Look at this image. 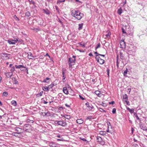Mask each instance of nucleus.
<instances>
[{"label":"nucleus","instance_id":"4468645a","mask_svg":"<svg viewBox=\"0 0 147 147\" xmlns=\"http://www.w3.org/2000/svg\"><path fill=\"white\" fill-rule=\"evenodd\" d=\"M27 54L28 55V58L30 59H33L32 57H33L32 53L31 52H28L27 53Z\"/></svg>","mask_w":147,"mask_h":147},{"label":"nucleus","instance_id":"0eeeda50","mask_svg":"<svg viewBox=\"0 0 147 147\" xmlns=\"http://www.w3.org/2000/svg\"><path fill=\"white\" fill-rule=\"evenodd\" d=\"M113 131V129L111 125L107 126V132L112 133Z\"/></svg>","mask_w":147,"mask_h":147},{"label":"nucleus","instance_id":"39448f33","mask_svg":"<svg viewBox=\"0 0 147 147\" xmlns=\"http://www.w3.org/2000/svg\"><path fill=\"white\" fill-rule=\"evenodd\" d=\"M96 59L97 62L100 64H102L105 63V60L101 59L99 57H95Z\"/></svg>","mask_w":147,"mask_h":147},{"label":"nucleus","instance_id":"c9c22d12","mask_svg":"<svg viewBox=\"0 0 147 147\" xmlns=\"http://www.w3.org/2000/svg\"><path fill=\"white\" fill-rule=\"evenodd\" d=\"M8 95V93L7 92H5L3 93V95L5 96H7Z\"/></svg>","mask_w":147,"mask_h":147},{"label":"nucleus","instance_id":"6ab92c4d","mask_svg":"<svg viewBox=\"0 0 147 147\" xmlns=\"http://www.w3.org/2000/svg\"><path fill=\"white\" fill-rule=\"evenodd\" d=\"M94 54H96L95 57H97L98 56V57L99 56H103L104 57L105 56V55H104L98 54V53H97V52H94Z\"/></svg>","mask_w":147,"mask_h":147},{"label":"nucleus","instance_id":"e433bc0d","mask_svg":"<svg viewBox=\"0 0 147 147\" xmlns=\"http://www.w3.org/2000/svg\"><path fill=\"white\" fill-rule=\"evenodd\" d=\"M65 118L67 119H69L70 118V116L69 115H67L65 116Z\"/></svg>","mask_w":147,"mask_h":147},{"label":"nucleus","instance_id":"0e129e2a","mask_svg":"<svg viewBox=\"0 0 147 147\" xmlns=\"http://www.w3.org/2000/svg\"><path fill=\"white\" fill-rule=\"evenodd\" d=\"M44 103L45 104H46L48 103V102H46V101L44 100Z\"/></svg>","mask_w":147,"mask_h":147},{"label":"nucleus","instance_id":"393cba45","mask_svg":"<svg viewBox=\"0 0 147 147\" xmlns=\"http://www.w3.org/2000/svg\"><path fill=\"white\" fill-rule=\"evenodd\" d=\"M50 78H47L45 79L43 82L45 83H48L49 81Z\"/></svg>","mask_w":147,"mask_h":147},{"label":"nucleus","instance_id":"ddd939ff","mask_svg":"<svg viewBox=\"0 0 147 147\" xmlns=\"http://www.w3.org/2000/svg\"><path fill=\"white\" fill-rule=\"evenodd\" d=\"M63 92L66 94H67L69 93L66 87H63Z\"/></svg>","mask_w":147,"mask_h":147},{"label":"nucleus","instance_id":"1a4fd4ad","mask_svg":"<svg viewBox=\"0 0 147 147\" xmlns=\"http://www.w3.org/2000/svg\"><path fill=\"white\" fill-rule=\"evenodd\" d=\"M86 105L88 108V110L89 111L91 110L92 109L94 108L93 107L92 105L91 104L90 105L88 102H87L86 103Z\"/></svg>","mask_w":147,"mask_h":147},{"label":"nucleus","instance_id":"20e7f679","mask_svg":"<svg viewBox=\"0 0 147 147\" xmlns=\"http://www.w3.org/2000/svg\"><path fill=\"white\" fill-rule=\"evenodd\" d=\"M14 40H9L8 42L9 44L15 45L18 41V39L17 38H14Z\"/></svg>","mask_w":147,"mask_h":147},{"label":"nucleus","instance_id":"7ed1b4c3","mask_svg":"<svg viewBox=\"0 0 147 147\" xmlns=\"http://www.w3.org/2000/svg\"><path fill=\"white\" fill-rule=\"evenodd\" d=\"M10 55V54L6 53H1L0 54L1 58L3 59L7 60L10 58L9 57H8V56Z\"/></svg>","mask_w":147,"mask_h":147},{"label":"nucleus","instance_id":"69168bd1","mask_svg":"<svg viewBox=\"0 0 147 147\" xmlns=\"http://www.w3.org/2000/svg\"><path fill=\"white\" fill-rule=\"evenodd\" d=\"M57 137L58 138H61V137H60V135H57Z\"/></svg>","mask_w":147,"mask_h":147},{"label":"nucleus","instance_id":"bb28decb","mask_svg":"<svg viewBox=\"0 0 147 147\" xmlns=\"http://www.w3.org/2000/svg\"><path fill=\"white\" fill-rule=\"evenodd\" d=\"M15 70V68L14 66L11 67V69L10 70V71L11 73H12Z\"/></svg>","mask_w":147,"mask_h":147},{"label":"nucleus","instance_id":"09e8293b","mask_svg":"<svg viewBox=\"0 0 147 147\" xmlns=\"http://www.w3.org/2000/svg\"><path fill=\"white\" fill-rule=\"evenodd\" d=\"M42 114L44 116H46V112H42Z\"/></svg>","mask_w":147,"mask_h":147},{"label":"nucleus","instance_id":"c85d7f7f","mask_svg":"<svg viewBox=\"0 0 147 147\" xmlns=\"http://www.w3.org/2000/svg\"><path fill=\"white\" fill-rule=\"evenodd\" d=\"M77 123L80 124H82L84 122L83 120H76Z\"/></svg>","mask_w":147,"mask_h":147},{"label":"nucleus","instance_id":"2eb2a0df","mask_svg":"<svg viewBox=\"0 0 147 147\" xmlns=\"http://www.w3.org/2000/svg\"><path fill=\"white\" fill-rule=\"evenodd\" d=\"M94 93L98 97H100L101 95V92L98 90H96L94 92Z\"/></svg>","mask_w":147,"mask_h":147},{"label":"nucleus","instance_id":"4be33fe9","mask_svg":"<svg viewBox=\"0 0 147 147\" xmlns=\"http://www.w3.org/2000/svg\"><path fill=\"white\" fill-rule=\"evenodd\" d=\"M96 140H97V141L99 142L102 140V138L101 137L99 136H97V137Z\"/></svg>","mask_w":147,"mask_h":147},{"label":"nucleus","instance_id":"aec40b11","mask_svg":"<svg viewBox=\"0 0 147 147\" xmlns=\"http://www.w3.org/2000/svg\"><path fill=\"white\" fill-rule=\"evenodd\" d=\"M126 108H127V109L128 111H129V112L130 113H132L134 112V109H130L128 107H126Z\"/></svg>","mask_w":147,"mask_h":147},{"label":"nucleus","instance_id":"473e14b6","mask_svg":"<svg viewBox=\"0 0 147 147\" xmlns=\"http://www.w3.org/2000/svg\"><path fill=\"white\" fill-rule=\"evenodd\" d=\"M51 115V114L49 111L47 112L46 114V117H48Z\"/></svg>","mask_w":147,"mask_h":147},{"label":"nucleus","instance_id":"423d86ee","mask_svg":"<svg viewBox=\"0 0 147 147\" xmlns=\"http://www.w3.org/2000/svg\"><path fill=\"white\" fill-rule=\"evenodd\" d=\"M58 144L53 142H49V145L51 147H57Z\"/></svg>","mask_w":147,"mask_h":147},{"label":"nucleus","instance_id":"774afa93","mask_svg":"<svg viewBox=\"0 0 147 147\" xmlns=\"http://www.w3.org/2000/svg\"><path fill=\"white\" fill-rule=\"evenodd\" d=\"M39 58L40 59H42L43 58V57L42 56H40L39 57Z\"/></svg>","mask_w":147,"mask_h":147},{"label":"nucleus","instance_id":"f704fd0d","mask_svg":"<svg viewBox=\"0 0 147 147\" xmlns=\"http://www.w3.org/2000/svg\"><path fill=\"white\" fill-rule=\"evenodd\" d=\"M100 43H98L96 47L95 48V50H96L97 49L99 48L100 47Z\"/></svg>","mask_w":147,"mask_h":147},{"label":"nucleus","instance_id":"c756f323","mask_svg":"<svg viewBox=\"0 0 147 147\" xmlns=\"http://www.w3.org/2000/svg\"><path fill=\"white\" fill-rule=\"evenodd\" d=\"M25 15L26 16L28 17L31 16L30 13L29 12L27 11Z\"/></svg>","mask_w":147,"mask_h":147},{"label":"nucleus","instance_id":"603ef678","mask_svg":"<svg viewBox=\"0 0 147 147\" xmlns=\"http://www.w3.org/2000/svg\"><path fill=\"white\" fill-rule=\"evenodd\" d=\"M57 140L58 141H63V138H61V139H57Z\"/></svg>","mask_w":147,"mask_h":147},{"label":"nucleus","instance_id":"37998d69","mask_svg":"<svg viewBox=\"0 0 147 147\" xmlns=\"http://www.w3.org/2000/svg\"><path fill=\"white\" fill-rule=\"evenodd\" d=\"M112 113H115L116 112V109L115 108H113L112 110Z\"/></svg>","mask_w":147,"mask_h":147},{"label":"nucleus","instance_id":"58836bf2","mask_svg":"<svg viewBox=\"0 0 147 147\" xmlns=\"http://www.w3.org/2000/svg\"><path fill=\"white\" fill-rule=\"evenodd\" d=\"M65 1V0H58L57 1V3H61L63 2H64Z\"/></svg>","mask_w":147,"mask_h":147},{"label":"nucleus","instance_id":"4c0bfd02","mask_svg":"<svg viewBox=\"0 0 147 147\" xmlns=\"http://www.w3.org/2000/svg\"><path fill=\"white\" fill-rule=\"evenodd\" d=\"M43 11H44L45 13H46L47 14H49V11L48 10L46 11L45 9H43Z\"/></svg>","mask_w":147,"mask_h":147},{"label":"nucleus","instance_id":"f8f14e48","mask_svg":"<svg viewBox=\"0 0 147 147\" xmlns=\"http://www.w3.org/2000/svg\"><path fill=\"white\" fill-rule=\"evenodd\" d=\"M107 34H106L105 35V36L106 37V38H107L109 39L110 38H111V32L110 31H107Z\"/></svg>","mask_w":147,"mask_h":147},{"label":"nucleus","instance_id":"13d9d810","mask_svg":"<svg viewBox=\"0 0 147 147\" xmlns=\"http://www.w3.org/2000/svg\"><path fill=\"white\" fill-rule=\"evenodd\" d=\"M43 93V91H42L41 92H40V93H39V95H40V96H42Z\"/></svg>","mask_w":147,"mask_h":147},{"label":"nucleus","instance_id":"6e6552de","mask_svg":"<svg viewBox=\"0 0 147 147\" xmlns=\"http://www.w3.org/2000/svg\"><path fill=\"white\" fill-rule=\"evenodd\" d=\"M59 125H61L63 126H65L66 125V123L65 121H59L57 122Z\"/></svg>","mask_w":147,"mask_h":147},{"label":"nucleus","instance_id":"4d7b16f0","mask_svg":"<svg viewBox=\"0 0 147 147\" xmlns=\"http://www.w3.org/2000/svg\"><path fill=\"white\" fill-rule=\"evenodd\" d=\"M26 68V69L25 70V71H26L27 74H28V69H27V68Z\"/></svg>","mask_w":147,"mask_h":147},{"label":"nucleus","instance_id":"8fccbe9b","mask_svg":"<svg viewBox=\"0 0 147 147\" xmlns=\"http://www.w3.org/2000/svg\"><path fill=\"white\" fill-rule=\"evenodd\" d=\"M107 126H109L111 125L110 123L109 122H107Z\"/></svg>","mask_w":147,"mask_h":147},{"label":"nucleus","instance_id":"9d476101","mask_svg":"<svg viewBox=\"0 0 147 147\" xmlns=\"http://www.w3.org/2000/svg\"><path fill=\"white\" fill-rule=\"evenodd\" d=\"M120 47L122 49L125 48V43L124 40H121L120 42Z\"/></svg>","mask_w":147,"mask_h":147},{"label":"nucleus","instance_id":"e2e57ef3","mask_svg":"<svg viewBox=\"0 0 147 147\" xmlns=\"http://www.w3.org/2000/svg\"><path fill=\"white\" fill-rule=\"evenodd\" d=\"M46 56H48L49 57H50V56L49 55L48 53H47L46 54V55H45V57Z\"/></svg>","mask_w":147,"mask_h":147},{"label":"nucleus","instance_id":"f03ea898","mask_svg":"<svg viewBox=\"0 0 147 147\" xmlns=\"http://www.w3.org/2000/svg\"><path fill=\"white\" fill-rule=\"evenodd\" d=\"M75 57V56H73V58H70L69 59V65L70 67H71L72 65H74L75 64L76 61Z\"/></svg>","mask_w":147,"mask_h":147},{"label":"nucleus","instance_id":"a211bd4d","mask_svg":"<svg viewBox=\"0 0 147 147\" xmlns=\"http://www.w3.org/2000/svg\"><path fill=\"white\" fill-rule=\"evenodd\" d=\"M51 86V85H49V86L48 87L45 86L44 87L43 90H44L46 91H48V90H49V88H50V87H51L50 86Z\"/></svg>","mask_w":147,"mask_h":147},{"label":"nucleus","instance_id":"5701e85b","mask_svg":"<svg viewBox=\"0 0 147 147\" xmlns=\"http://www.w3.org/2000/svg\"><path fill=\"white\" fill-rule=\"evenodd\" d=\"M117 13L121 15L122 13V9L121 7L118 9L117 10Z\"/></svg>","mask_w":147,"mask_h":147},{"label":"nucleus","instance_id":"a18cd8bd","mask_svg":"<svg viewBox=\"0 0 147 147\" xmlns=\"http://www.w3.org/2000/svg\"><path fill=\"white\" fill-rule=\"evenodd\" d=\"M87 119H93V118H92V117L91 116H88L87 118Z\"/></svg>","mask_w":147,"mask_h":147},{"label":"nucleus","instance_id":"f257e3e1","mask_svg":"<svg viewBox=\"0 0 147 147\" xmlns=\"http://www.w3.org/2000/svg\"><path fill=\"white\" fill-rule=\"evenodd\" d=\"M71 15L72 16L78 20H80L84 16L83 14L79 11L74 9L72 10Z\"/></svg>","mask_w":147,"mask_h":147},{"label":"nucleus","instance_id":"338daca9","mask_svg":"<svg viewBox=\"0 0 147 147\" xmlns=\"http://www.w3.org/2000/svg\"><path fill=\"white\" fill-rule=\"evenodd\" d=\"M83 141H86L87 140H86L84 139V138H83V139H82Z\"/></svg>","mask_w":147,"mask_h":147},{"label":"nucleus","instance_id":"72a5a7b5","mask_svg":"<svg viewBox=\"0 0 147 147\" xmlns=\"http://www.w3.org/2000/svg\"><path fill=\"white\" fill-rule=\"evenodd\" d=\"M29 1L30 4H33L34 5L35 2L32 1V0H28Z\"/></svg>","mask_w":147,"mask_h":147},{"label":"nucleus","instance_id":"2f4dec72","mask_svg":"<svg viewBox=\"0 0 147 147\" xmlns=\"http://www.w3.org/2000/svg\"><path fill=\"white\" fill-rule=\"evenodd\" d=\"M80 45L82 46L83 47H85V45H86V43H83V44H82V42L80 43H79Z\"/></svg>","mask_w":147,"mask_h":147},{"label":"nucleus","instance_id":"dca6fc26","mask_svg":"<svg viewBox=\"0 0 147 147\" xmlns=\"http://www.w3.org/2000/svg\"><path fill=\"white\" fill-rule=\"evenodd\" d=\"M6 77L8 78L11 77L12 76L13 74L10 72H7L5 74Z\"/></svg>","mask_w":147,"mask_h":147},{"label":"nucleus","instance_id":"a19ab883","mask_svg":"<svg viewBox=\"0 0 147 147\" xmlns=\"http://www.w3.org/2000/svg\"><path fill=\"white\" fill-rule=\"evenodd\" d=\"M99 143L100 144L102 145H103L105 144V142L102 140Z\"/></svg>","mask_w":147,"mask_h":147},{"label":"nucleus","instance_id":"3c124183","mask_svg":"<svg viewBox=\"0 0 147 147\" xmlns=\"http://www.w3.org/2000/svg\"><path fill=\"white\" fill-rule=\"evenodd\" d=\"M134 131V129L133 128L131 127V133L132 134H133Z\"/></svg>","mask_w":147,"mask_h":147},{"label":"nucleus","instance_id":"ea45409f","mask_svg":"<svg viewBox=\"0 0 147 147\" xmlns=\"http://www.w3.org/2000/svg\"><path fill=\"white\" fill-rule=\"evenodd\" d=\"M99 134L102 135H105V134H104V132L103 131H100Z\"/></svg>","mask_w":147,"mask_h":147},{"label":"nucleus","instance_id":"5fc2aeb1","mask_svg":"<svg viewBox=\"0 0 147 147\" xmlns=\"http://www.w3.org/2000/svg\"><path fill=\"white\" fill-rule=\"evenodd\" d=\"M89 55L90 56H92V57H94V56L93 55H92V53H90L89 54Z\"/></svg>","mask_w":147,"mask_h":147},{"label":"nucleus","instance_id":"052dcab7","mask_svg":"<svg viewBox=\"0 0 147 147\" xmlns=\"http://www.w3.org/2000/svg\"><path fill=\"white\" fill-rule=\"evenodd\" d=\"M65 105L66 107H70V106L69 105H67V104H65Z\"/></svg>","mask_w":147,"mask_h":147},{"label":"nucleus","instance_id":"79ce46f5","mask_svg":"<svg viewBox=\"0 0 147 147\" xmlns=\"http://www.w3.org/2000/svg\"><path fill=\"white\" fill-rule=\"evenodd\" d=\"M125 101L126 103V104L128 105H130V104L129 103V102L128 100H125V101Z\"/></svg>","mask_w":147,"mask_h":147},{"label":"nucleus","instance_id":"864d4df0","mask_svg":"<svg viewBox=\"0 0 147 147\" xmlns=\"http://www.w3.org/2000/svg\"><path fill=\"white\" fill-rule=\"evenodd\" d=\"M63 77V82H64L65 81V76H64V77Z\"/></svg>","mask_w":147,"mask_h":147},{"label":"nucleus","instance_id":"6e6d98bb","mask_svg":"<svg viewBox=\"0 0 147 147\" xmlns=\"http://www.w3.org/2000/svg\"><path fill=\"white\" fill-rule=\"evenodd\" d=\"M122 31L123 33H126V32L124 30L123 28H122Z\"/></svg>","mask_w":147,"mask_h":147},{"label":"nucleus","instance_id":"cd10ccee","mask_svg":"<svg viewBox=\"0 0 147 147\" xmlns=\"http://www.w3.org/2000/svg\"><path fill=\"white\" fill-rule=\"evenodd\" d=\"M83 24L82 23L81 24H79V27H78V29L79 30H80L82 28V26H83Z\"/></svg>","mask_w":147,"mask_h":147},{"label":"nucleus","instance_id":"a878e982","mask_svg":"<svg viewBox=\"0 0 147 147\" xmlns=\"http://www.w3.org/2000/svg\"><path fill=\"white\" fill-rule=\"evenodd\" d=\"M66 70L64 68H63L62 69V73L63 75V77H64V76H65V71H66Z\"/></svg>","mask_w":147,"mask_h":147},{"label":"nucleus","instance_id":"bf43d9fd","mask_svg":"<svg viewBox=\"0 0 147 147\" xmlns=\"http://www.w3.org/2000/svg\"><path fill=\"white\" fill-rule=\"evenodd\" d=\"M80 98L82 100H84L85 99L84 98H83L81 96H80Z\"/></svg>","mask_w":147,"mask_h":147},{"label":"nucleus","instance_id":"7c9ffc66","mask_svg":"<svg viewBox=\"0 0 147 147\" xmlns=\"http://www.w3.org/2000/svg\"><path fill=\"white\" fill-rule=\"evenodd\" d=\"M30 125H24V128H25V131H28V129H26V127H30Z\"/></svg>","mask_w":147,"mask_h":147},{"label":"nucleus","instance_id":"49530a36","mask_svg":"<svg viewBox=\"0 0 147 147\" xmlns=\"http://www.w3.org/2000/svg\"><path fill=\"white\" fill-rule=\"evenodd\" d=\"M109 104L110 105V104L113 105L115 104V102L114 101H112L111 102H109Z\"/></svg>","mask_w":147,"mask_h":147},{"label":"nucleus","instance_id":"c03bdc74","mask_svg":"<svg viewBox=\"0 0 147 147\" xmlns=\"http://www.w3.org/2000/svg\"><path fill=\"white\" fill-rule=\"evenodd\" d=\"M109 71H110L109 69H107V74L108 76H109Z\"/></svg>","mask_w":147,"mask_h":147},{"label":"nucleus","instance_id":"de8ad7c7","mask_svg":"<svg viewBox=\"0 0 147 147\" xmlns=\"http://www.w3.org/2000/svg\"><path fill=\"white\" fill-rule=\"evenodd\" d=\"M127 71H128V70H127V69H126V70L124 71V74H127Z\"/></svg>","mask_w":147,"mask_h":147},{"label":"nucleus","instance_id":"9b49d317","mask_svg":"<svg viewBox=\"0 0 147 147\" xmlns=\"http://www.w3.org/2000/svg\"><path fill=\"white\" fill-rule=\"evenodd\" d=\"M140 127L144 131H147V129L144 125L142 124L141 122H140Z\"/></svg>","mask_w":147,"mask_h":147},{"label":"nucleus","instance_id":"b1692460","mask_svg":"<svg viewBox=\"0 0 147 147\" xmlns=\"http://www.w3.org/2000/svg\"><path fill=\"white\" fill-rule=\"evenodd\" d=\"M11 103L14 106H16L17 105V102L13 100L11 101Z\"/></svg>","mask_w":147,"mask_h":147},{"label":"nucleus","instance_id":"680f3d73","mask_svg":"<svg viewBox=\"0 0 147 147\" xmlns=\"http://www.w3.org/2000/svg\"><path fill=\"white\" fill-rule=\"evenodd\" d=\"M16 133H12V135L13 136H17V135H16Z\"/></svg>","mask_w":147,"mask_h":147},{"label":"nucleus","instance_id":"f3484780","mask_svg":"<svg viewBox=\"0 0 147 147\" xmlns=\"http://www.w3.org/2000/svg\"><path fill=\"white\" fill-rule=\"evenodd\" d=\"M17 69H20L21 68H26V67L22 65H15Z\"/></svg>","mask_w":147,"mask_h":147},{"label":"nucleus","instance_id":"412c9836","mask_svg":"<svg viewBox=\"0 0 147 147\" xmlns=\"http://www.w3.org/2000/svg\"><path fill=\"white\" fill-rule=\"evenodd\" d=\"M123 98L124 101L125 100H128L127 96L126 94L123 95Z\"/></svg>","mask_w":147,"mask_h":147}]
</instances>
